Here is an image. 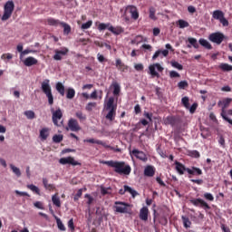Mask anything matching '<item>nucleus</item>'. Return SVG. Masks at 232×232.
<instances>
[{"label":"nucleus","mask_w":232,"mask_h":232,"mask_svg":"<svg viewBox=\"0 0 232 232\" xmlns=\"http://www.w3.org/2000/svg\"><path fill=\"white\" fill-rule=\"evenodd\" d=\"M102 164L109 166V168H114L115 173L119 175H130L131 173V167L126 165L124 161H102Z\"/></svg>","instance_id":"nucleus-1"},{"label":"nucleus","mask_w":232,"mask_h":232,"mask_svg":"<svg viewBox=\"0 0 232 232\" xmlns=\"http://www.w3.org/2000/svg\"><path fill=\"white\" fill-rule=\"evenodd\" d=\"M174 164H175V169L179 173V175H184L185 171L188 173V179H191V177L193 176L198 177L202 175V169L200 168H198V167L187 168L184 164H182L180 161H178V160H176Z\"/></svg>","instance_id":"nucleus-2"},{"label":"nucleus","mask_w":232,"mask_h":232,"mask_svg":"<svg viewBox=\"0 0 232 232\" xmlns=\"http://www.w3.org/2000/svg\"><path fill=\"white\" fill-rule=\"evenodd\" d=\"M105 110L108 113L105 116L107 121L112 122L115 121V117L117 116V103H115V98L110 97L105 104Z\"/></svg>","instance_id":"nucleus-3"},{"label":"nucleus","mask_w":232,"mask_h":232,"mask_svg":"<svg viewBox=\"0 0 232 232\" xmlns=\"http://www.w3.org/2000/svg\"><path fill=\"white\" fill-rule=\"evenodd\" d=\"M41 90L48 99V104L53 105V94H52V86H50V80L45 79L41 84Z\"/></svg>","instance_id":"nucleus-4"},{"label":"nucleus","mask_w":232,"mask_h":232,"mask_svg":"<svg viewBox=\"0 0 232 232\" xmlns=\"http://www.w3.org/2000/svg\"><path fill=\"white\" fill-rule=\"evenodd\" d=\"M15 8V4L14 1L9 0L4 5V14L2 15V21H8L12 17V14H14V10Z\"/></svg>","instance_id":"nucleus-5"},{"label":"nucleus","mask_w":232,"mask_h":232,"mask_svg":"<svg viewBox=\"0 0 232 232\" xmlns=\"http://www.w3.org/2000/svg\"><path fill=\"white\" fill-rule=\"evenodd\" d=\"M113 208L116 213H130V211H131V205L122 201L114 202Z\"/></svg>","instance_id":"nucleus-6"},{"label":"nucleus","mask_w":232,"mask_h":232,"mask_svg":"<svg viewBox=\"0 0 232 232\" xmlns=\"http://www.w3.org/2000/svg\"><path fill=\"white\" fill-rule=\"evenodd\" d=\"M225 39H227V37H226V35H224V34L220 32L212 33L208 35V40L210 41V43H214L218 45L222 44V42Z\"/></svg>","instance_id":"nucleus-7"},{"label":"nucleus","mask_w":232,"mask_h":232,"mask_svg":"<svg viewBox=\"0 0 232 232\" xmlns=\"http://www.w3.org/2000/svg\"><path fill=\"white\" fill-rule=\"evenodd\" d=\"M158 72H164V67L160 66V63H153L149 66V72L152 78L157 77V79L160 78V74Z\"/></svg>","instance_id":"nucleus-8"},{"label":"nucleus","mask_w":232,"mask_h":232,"mask_svg":"<svg viewBox=\"0 0 232 232\" xmlns=\"http://www.w3.org/2000/svg\"><path fill=\"white\" fill-rule=\"evenodd\" d=\"M51 111L53 113L52 119L54 126H61V124H63V121L61 122V124H59V121L63 119V111L61 110V108H58L56 111L51 109Z\"/></svg>","instance_id":"nucleus-9"},{"label":"nucleus","mask_w":232,"mask_h":232,"mask_svg":"<svg viewBox=\"0 0 232 232\" xmlns=\"http://www.w3.org/2000/svg\"><path fill=\"white\" fill-rule=\"evenodd\" d=\"M124 12H125V14H130V17L134 21H137V19H139L140 14H139V9H137V6L131 5H127L125 7V11Z\"/></svg>","instance_id":"nucleus-10"},{"label":"nucleus","mask_w":232,"mask_h":232,"mask_svg":"<svg viewBox=\"0 0 232 232\" xmlns=\"http://www.w3.org/2000/svg\"><path fill=\"white\" fill-rule=\"evenodd\" d=\"M190 203L193 206H196V208H202L203 209H211V207L209 206V204H208V202H206L204 199L202 198H194V199H190Z\"/></svg>","instance_id":"nucleus-11"},{"label":"nucleus","mask_w":232,"mask_h":232,"mask_svg":"<svg viewBox=\"0 0 232 232\" xmlns=\"http://www.w3.org/2000/svg\"><path fill=\"white\" fill-rule=\"evenodd\" d=\"M68 52H70V50H68L66 47H63L62 50L56 49L54 50L53 59L54 61H63V57H64V55H68Z\"/></svg>","instance_id":"nucleus-12"},{"label":"nucleus","mask_w":232,"mask_h":232,"mask_svg":"<svg viewBox=\"0 0 232 232\" xmlns=\"http://www.w3.org/2000/svg\"><path fill=\"white\" fill-rule=\"evenodd\" d=\"M66 130H70L71 131H81V125H79V121L73 118H71L68 121Z\"/></svg>","instance_id":"nucleus-13"},{"label":"nucleus","mask_w":232,"mask_h":232,"mask_svg":"<svg viewBox=\"0 0 232 232\" xmlns=\"http://www.w3.org/2000/svg\"><path fill=\"white\" fill-rule=\"evenodd\" d=\"M60 164L66 165L71 164L72 166H81V162L75 160L73 157L61 158L59 160Z\"/></svg>","instance_id":"nucleus-14"},{"label":"nucleus","mask_w":232,"mask_h":232,"mask_svg":"<svg viewBox=\"0 0 232 232\" xmlns=\"http://www.w3.org/2000/svg\"><path fill=\"white\" fill-rule=\"evenodd\" d=\"M123 188H124V189L121 188V189L119 190V194H120V195H124V193H126V191H127L128 193H130V194H131V197H132L133 198H135V197H137V196L139 195V192H137V190L131 188H130V186H128V185H124V186H123Z\"/></svg>","instance_id":"nucleus-15"},{"label":"nucleus","mask_w":232,"mask_h":232,"mask_svg":"<svg viewBox=\"0 0 232 232\" xmlns=\"http://www.w3.org/2000/svg\"><path fill=\"white\" fill-rule=\"evenodd\" d=\"M131 153L134 155V157H136V159L142 160V162H146L148 160V156H146V153L143 151L134 149L132 150Z\"/></svg>","instance_id":"nucleus-16"},{"label":"nucleus","mask_w":232,"mask_h":232,"mask_svg":"<svg viewBox=\"0 0 232 232\" xmlns=\"http://www.w3.org/2000/svg\"><path fill=\"white\" fill-rule=\"evenodd\" d=\"M166 124H169L170 126H177L179 122H180V119L176 116H168L165 120Z\"/></svg>","instance_id":"nucleus-17"},{"label":"nucleus","mask_w":232,"mask_h":232,"mask_svg":"<svg viewBox=\"0 0 232 232\" xmlns=\"http://www.w3.org/2000/svg\"><path fill=\"white\" fill-rule=\"evenodd\" d=\"M83 142H89V144H98L100 146H103V148H110V145L101 140L88 139L84 140Z\"/></svg>","instance_id":"nucleus-18"},{"label":"nucleus","mask_w":232,"mask_h":232,"mask_svg":"<svg viewBox=\"0 0 232 232\" xmlns=\"http://www.w3.org/2000/svg\"><path fill=\"white\" fill-rule=\"evenodd\" d=\"M111 87L113 88L112 93L114 97H116L117 101V99H119V95H121V85L117 82H112Z\"/></svg>","instance_id":"nucleus-19"},{"label":"nucleus","mask_w":232,"mask_h":232,"mask_svg":"<svg viewBox=\"0 0 232 232\" xmlns=\"http://www.w3.org/2000/svg\"><path fill=\"white\" fill-rule=\"evenodd\" d=\"M155 175V167L151 165H148L144 169L145 177H153Z\"/></svg>","instance_id":"nucleus-20"},{"label":"nucleus","mask_w":232,"mask_h":232,"mask_svg":"<svg viewBox=\"0 0 232 232\" xmlns=\"http://www.w3.org/2000/svg\"><path fill=\"white\" fill-rule=\"evenodd\" d=\"M148 213H150V210L147 207H143L140 210V220H143L146 222L148 220Z\"/></svg>","instance_id":"nucleus-21"},{"label":"nucleus","mask_w":232,"mask_h":232,"mask_svg":"<svg viewBox=\"0 0 232 232\" xmlns=\"http://www.w3.org/2000/svg\"><path fill=\"white\" fill-rule=\"evenodd\" d=\"M50 137V129L48 128H43L40 130V139L41 140L44 141Z\"/></svg>","instance_id":"nucleus-22"},{"label":"nucleus","mask_w":232,"mask_h":232,"mask_svg":"<svg viewBox=\"0 0 232 232\" xmlns=\"http://www.w3.org/2000/svg\"><path fill=\"white\" fill-rule=\"evenodd\" d=\"M37 63H38L37 59H35V58L33 57V56H29V57H27V58L24 61V66H28V67L34 66V65L37 64Z\"/></svg>","instance_id":"nucleus-23"},{"label":"nucleus","mask_w":232,"mask_h":232,"mask_svg":"<svg viewBox=\"0 0 232 232\" xmlns=\"http://www.w3.org/2000/svg\"><path fill=\"white\" fill-rule=\"evenodd\" d=\"M109 32H111L114 35H121V34L124 32V29L121 26L113 27V25H111L109 27Z\"/></svg>","instance_id":"nucleus-24"},{"label":"nucleus","mask_w":232,"mask_h":232,"mask_svg":"<svg viewBox=\"0 0 232 232\" xmlns=\"http://www.w3.org/2000/svg\"><path fill=\"white\" fill-rule=\"evenodd\" d=\"M63 22L55 19V18H53V17H50V18H47L46 19V24L49 25V26H59V24L61 25Z\"/></svg>","instance_id":"nucleus-25"},{"label":"nucleus","mask_w":232,"mask_h":232,"mask_svg":"<svg viewBox=\"0 0 232 232\" xmlns=\"http://www.w3.org/2000/svg\"><path fill=\"white\" fill-rule=\"evenodd\" d=\"M198 43L201 46H203V48H206L207 50H213V45H211L208 40L200 38Z\"/></svg>","instance_id":"nucleus-26"},{"label":"nucleus","mask_w":232,"mask_h":232,"mask_svg":"<svg viewBox=\"0 0 232 232\" xmlns=\"http://www.w3.org/2000/svg\"><path fill=\"white\" fill-rule=\"evenodd\" d=\"M188 41L189 43V44H188V48H191V46H193V48L198 49L199 45H198V42H197L196 38L193 37H188Z\"/></svg>","instance_id":"nucleus-27"},{"label":"nucleus","mask_w":232,"mask_h":232,"mask_svg":"<svg viewBox=\"0 0 232 232\" xmlns=\"http://www.w3.org/2000/svg\"><path fill=\"white\" fill-rule=\"evenodd\" d=\"M43 184H44L45 189H47L48 191H53V189H55V185L49 184L48 179H46V178H43Z\"/></svg>","instance_id":"nucleus-28"},{"label":"nucleus","mask_w":232,"mask_h":232,"mask_svg":"<svg viewBox=\"0 0 232 232\" xmlns=\"http://www.w3.org/2000/svg\"><path fill=\"white\" fill-rule=\"evenodd\" d=\"M213 19L220 21L224 17V12L221 10H215L212 14Z\"/></svg>","instance_id":"nucleus-29"},{"label":"nucleus","mask_w":232,"mask_h":232,"mask_svg":"<svg viewBox=\"0 0 232 232\" xmlns=\"http://www.w3.org/2000/svg\"><path fill=\"white\" fill-rule=\"evenodd\" d=\"M57 195H58L57 193L53 195L52 202L53 206H56V208H61V198Z\"/></svg>","instance_id":"nucleus-30"},{"label":"nucleus","mask_w":232,"mask_h":232,"mask_svg":"<svg viewBox=\"0 0 232 232\" xmlns=\"http://www.w3.org/2000/svg\"><path fill=\"white\" fill-rule=\"evenodd\" d=\"M60 25L63 26V28L64 35H68L70 34V32H72V27L70 26V24H68L64 22H62L60 24Z\"/></svg>","instance_id":"nucleus-31"},{"label":"nucleus","mask_w":232,"mask_h":232,"mask_svg":"<svg viewBox=\"0 0 232 232\" xmlns=\"http://www.w3.org/2000/svg\"><path fill=\"white\" fill-rule=\"evenodd\" d=\"M56 91L58 93H60V95H62V97H64V85H63L61 82L56 83Z\"/></svg>","instance_id":"nucleus-32"},{"label":"nucleus","mask_w":232,"mask_h":232,"mask_svg":"<svg viewBox=\"0 0 232 232\" xmlns=\"http://www.w3.org/2000/svg\"><path fill=\"white\" fill-rule=\"evenodd\" d=\"M111 26V24H110V23H107V24L101 23L98 25V30H99V32H102L104 30H109L110 31Z\"/></svg>","instance_id":"nucleus-33"},{"label":"nucleus","mask_w":232,"mask_h":232,"mask_svg":"<svg viewBox=\"0 0 232 232\" xmlns=\"http://www.w3.org/2000/svg\"><path fill=\"white\" fill-rule=\"evenodd\" d=\"M157 10L155 9V7L151 6L149 9V17L150 19H151L152 21H157V16L155 15Z\"/></svg>","instance_id":"nucleus-34"},{"label":"nucleus","mask_w":232,"mask_h":232,"mask_svg":"<svg viewBox=\"0 0 232 232\" xmlns=\"http://www.w3.org/2000/svg\"><path fill=\"white\" fill-rule=\"evenodd\" d=\"M24 115H25L26 119L29 121L35 119V112L34 111H25Z\"/></svg>","instance_id":"nucleus-35"},{"label":"nucleus","mask_w":232,"mask_h":232,"mask_svg":"<svg viewBox=\"0 0 232 232\" xmlns=\"http://www.w3.org/2000/svg\"><path fill=\"white\" fill-rule=\"evenodd\" d=\"M219 68L222 72H232V65H229V63H221Z\"/></svg>","instance_id":"nucleus-36"},{"label":"nucleus","mask_w":232,"mask_h":232,"mask_svg":"<svg viewBox=\"0 0 232 232\" xmlns=\"http://www.w3.org/2000/svg\"><path fill=\"white\" fill-rule=\"evenodd\" d=\"M181 218L183 220V226L186 227V229L191 227V221L189 220V218L182 216Z\"/></svg>","instance_id":"nucleus-37"},{"label":"nucleus","mask_w":232,"mask_h":232,"mask_svg":"<svg viewBox=\"0 0 232 232\" xmlns=\"http://www.w3.org/2000/svg\"><path fill=\"white\" fill-rule=\"evenodd\" d=\"M55 220L58 226V229H60V231H66V227H64V224H63V221H61V218H59L58 217H55Z\"/></svg>","instance_id":"nucleus-38"},{"label":"nucleus","mask_w":232,"mask_h":232,"mask_svg":"<svg viewBox=\"0 0 232 232\" xmlns=\"http://www.w3.org/2000/svg\"><path fill=\"white\" fill-rule=\"evenodd\" d=\"M75 117L79 119L80 122H83V121H86V114L82 113V111H76Z\"/></svg>","instance_id":"nucleus-39"},{"label":"nucleus","mask_w":232,"mask_h":232,"mask_svg":"<svg viewBox=\"0 0 232 232\" xmlns=\"http://www.w3.org/2000/svg\"><path fill=\"white\" fill-rule=\"evenodd\" d=\"M28 189H31V191H33L34 193H36V195H41V190L39 189V188H37V186L31 184V185H27Z\"/></svg>","instance_id":"nucleus-40"},{"label":"nucleus","mask_w":232,"mask_h":232,"mask_svg":"<svg viewBox=\"0 0 232 232\" xmlns=\"http://www.w3.org/2000/svg\"><path fill=\"white\" fill-rule=\"evenodd\" d=\"M170 64L172 68H176L177 70H179V71L184 70V66H182V64H180L177 61H171Z\"/></svg>","instance_id":"nucleus-41"},{"label":"nucleus","mask_w":232,"mask_h":232,"mask_svg":"<svg viewBox=\"0 0 232 232\" xmlns=\"http://www.w3.org/2000/svg\"><path fill=\"white\" fill-rule=\"evenodd\" d=\"M10 168H11L13 173H14V175H16V177H21V169L19 168L15 167L14 164H11Z\"/></svg>","instance_id":"nucleus-42"},{"label":"nucleus","mask_w":232,"mask_h":232,"mask_svg":"<svg viewBox=\"0 0 232 232\" xmlns=\"http://www.w3.org/2000/svg\"><path fill=\"white\" fill-rule=\"evenodd\" d=\"M63 134H55L53 137V142H55L56 144H59V142H63Z\"/></svg>","instance_id":"nucleus-43"},{"label":"nucleus","mask_w":232,"mask_h":232,"mask_svg":"<svg viewBox=\"0 0 232 232\" xmlns=\"http://www.w3.org/2000/svg\"><path fill=\"white\" fill-rule=\"evenodd\" d=\"M75 97V90L73 88H69L67 90L66 98L67 99H73Z\"/></svg>","instance_id":"nucleus-44"},{"label":"nucleus","mask_w":232,"mask_h":232,"mask_svg":"<svg viewBox=\"0 0 232 232\" xmlns=\"http://www.w3.org/2000/svg\"><path fill=\"white\" fill-rule=\"evenodd\" d=\"M177 24L179 28H188V26H189V23L186 22V20H179Z\"/></svg>","instance_id":"nucleus-45"},{"label":"nucleus","mask_w":232,"mask_h":232,"mask_svg":"<svg viewBox=\"0 0 232 232\" xmlns=\"http://www.w3.org/2000/svg\"><path fill=\"white\" fill-rule=\"evenodd\" d=\"M101 193L102 195H111V188H104L101 187Z\"/></svg>","instance_id":"nucleus-46"},{"label":"nucleus","mask_w":232,"mask_h":232,"mask_svg":"<svg viewBox=\"0 0 232 232\" xmlns=\"http://www.w3.org/2000/svg\"><path fill=\"white\" fill-rule=\"evenodd\" d=\"M181 103L187 110H189V98L185 96L181 99Z\"/></svg>","instance_id":"nucleus-47"},{"label":"nucleus","mask_w":232,"mask_h":232,"mask_svg":"<svg viewBox=\"0 0 232 232\" xmlns=\"http://www.w3.org/2000/svg\"><path fill=\"white\" fill-rule=\"evenodd\" d=\"M188 86H189V84L188 83L187 81H181L178 83V88L179 90H186V88H188Z\"/></svg>","instance_id":"nucleus-48"},{"label":"nucleus","mask_w":232,"mask_h":232,"mask_svg":"<svg viewBox=\"0 0 232 232\" xmlns=\"http://www.w3.org/2000/svg\"><path fill=\"white\" fill-rule=\"evenodd\" d=\"M93 108H97V102H89L85 106L86 111H92L93 110Z\"/></svg>","instance_id":"nucleus-49"},{"label":"nucleus","mask_w":232,"mask_h":232,"mask_svg":"<svg viewBox=\"0 0 232 232\" xmlns=\"http://www.w3.org/2000/svg\"><path fill=\"white\" fill-rule=\"evenodd\" d=\"M92 24H93V22L92 20H89L87 23L82 24L81 29L88 30V28H92Z\"/></svg>","instance_id":"nucleus-50"},{"label":"nucleus","mask_w":232,"mask_h":232,"mask_svg":"<svg viewBox=\"0 0 232 232\" xmlns=\"http://www.w3.org/2000/svg\"><path fill=\"white\" fill-rule=\"evenodd\" d=\"M204 198H206V200H209V202H213V200H215V197H213V194L209 192H206L204 194Z\"/></svg>","instance_id":"nucleus-51"},{"label":"nucleus","mask_w":232,"mask_h":232,"mask_svg":"<svg viewBox=\"0 0 232 232\" xmlns=\"http://www.w3.org/2000/svg\"><path fill=\"white\" fill-rule=\"evenodd\" d=\"M81 197H82V188L78 189L77 193L75 194L73 200L75 202H77V200H79V198H81Z\"/></svg>","instance_id":"nucleus-52"},{"label":"nucleus","mask_w":232,"mask_h":232,"mask_svg":"<svg viewBox=\"0 0 232 232\" xmlns=\"http://www.w3.org/2000/svg\"><path fill=\"white\" fill-rule=\"evenodd\" d=\"M169 77H170V79H177V78L180 77V74L179 72H177V71H170Z\"/></svg>","instance_id":"nucleus-53"},{"label":"nucleus","mask_w":232,"mask_h":232,"mask_svg":"<svg viewBox=\"0 0 232 232\" xmlns=\"http://www.w3.org/2000/svg\"><path fill=\"white\" fill-rule=\"evenodd\" d=\"M190 157H193L194 159H200V152H198V150H191Z\"/></svg>","instance_id":"nucleus-54"},{"label":"nucleus","mask_w":232,"mask_h":232,"mask_svg":"<svg viewBox=\"0 0 232 232\" xmlns=\"http://www.w3.org/2000/svg\"><path fill=\"white\" fill-rule=\"evenodd\" d=\"M14 55H12V53H4L1 56V59L5 60L7 59L8 61H10V59H13Z\"/></svg>","instance_id":"nucleus-55"},{"label":"nucleus","mask_w":232,"mask_h":232,"mask_svg":"<svg viewBox=\"0 0 232 232\" xmlns=\"http://www.w3.org/2000/svg\"><path fill=\"white\" fill-rule=\"evenodd\" d=\"M197 108H198V103H193L191 105L190 108H188L190 113H194L195 111H197Z\"/></svg>","instance_id":"nucleus-56"},{"label":"nucleus","mask_w":232,"mask_h":232,"mask_svg":"<svg viewBox=\"0 0 232 232\" xmlns=\"http://www.w3.org/2000/svg\"><path fill=\"white\" fill-rule=\"evenodd\" d=\"M219 23H221L223 26H229V22L224 16L219 20Z\"/></svg>","instance_id":"nucleus-57"},{"label":"nucleus","mask_w":232,"mask_h":232,"mask_svg":"<svg viewBox=\"0 0 232 232\" xmlns=\"http://www.w3.org/2000/svg\"><path fill=\"white\" fill-rule=\"evenodd\" d=\"M85 198H88V206H92V204H93V198L91 197L90 194H85Z\"/></svg>","instance_id":"nucleus-58"},{"label":"nucleus","mask_w":232,"mask_h":232,"mask_svg":"<svg viewBox=\"0 0 232 232\" xmlns=\"http://www.w3.org/2000/svg\"><path fill=\"white\" fill-rule=\"evenodd\" d=\"M134 68L137 72H142V70H144V65H142V63H137Z\"/></svg>","instance_id":"nucleus-59"},{"label":"nucleus","mask_w":232,"mask_h":232,"mask_svg":"<svg viewBox=\"0 0 232 232\" xmlns=\"http://www.w3.org/2000/svg\"><path fill=\"white\" fill-rule=\"evenodd\" d=\"M156 182H158V184H160V186L166 188V183L163 182V180H162V179H160V177L156 178Z\"/></svg>","instance_id":"nucleus-60"},{"label":"nucleus","mask_w":232,"mask_h":232,"mask_svg":"<svg viewBox=\"0 0 232 232\" xmlns=\"http://www.w3.org/2000/svg\"><path fill=\"white\" fill-rule=\"evenodd\" d=\"M97 59L99 63H104L106 61V58H104V55L101 54L100 53L97 54Z\"/></svg>","instance_id":"nucleus-61"},{"label":"nucleus","mask_w":232,"mask_h":232,"mask_svg":"<svg viewBox=\"0 0 232 232\" xmlns=\"http://www.w3.org/2000/svg\"><path fill=\"white\" fill-rule=\"evenodd\" d=\"M118 70H120V72H126V71H128V66L124 63H121V65H120V67H118Z\"/></svg>","instance_id":"nucleus-62"},{"label":"nucleus","mask_w":232,"mask_h":232,"mask_svg":"<svg viewBox=\"0 0 232 232\" xmlns=\"http://www.w3.org/2000/svg\"><path fill=\"white\" fill-rule=\"evenodd\" d=\"M68 227L72 230L75 229V226L73 225V218H71L69 221H68Z\"/></svg>","instance_id":"nucleus-63"},{"label":"nucleus","mask_w":232,"mask_h":232,"mask_svg":"<svg viewBox=\"0 0 232 232\" xmlns=\"http://www.w3.org/2000/svg\"><path fill=\"white\" fill-rule=\"evenodd\" d=\"M188 12L189 14H195V12H197V8H195V6H193V5H189V6L188 7Z\"/></svg>","instance_id":"nucleus-64"}]
</instances>
